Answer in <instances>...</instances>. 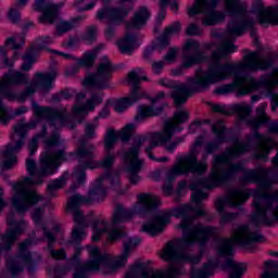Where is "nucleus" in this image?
<instances>
[{"label":"nucleus","instance_id":"7c9ffc66","mask_svg":"<svg viewBox=\"0 0 278 278\" xmlns=\"http://www.w3.org/2000/svg\"><path fill=\"white\" fill-rule=\"evenodd\" d=\"M266 104H263L262 106L256 109V117L251 118L248 121V125L250 127H253V129H257L258 127H262V125H266L270 121V117L266 115V111L264 110V106Z\"/></svg>","mask_w":278,"mask_h":278},{"label":"nucleus","instance_id":"1a4fd4ad","mask_svg":"<svg viewBox=\"0 0 278 278\" xmlns=\"http://www.w3.org/2000/svg\"><path fill=\"white\" fill-rule=\"evenodd\" d=\"M144 142H147V138L144 136L135 137L130 148L126 150L123 155V161L128 173V179L130 184L134 185L140 181V176L138 173L142 170V161L138 157V155H140V148L144 144Z\"/></svg>","mask_w":278,"mask_h":278},{"label":"nucleus","instance_id":"423d86ee","mask_svg":"<svg viewBox=\"0 0 278 278\" xmlns=\"http://www.w3.org/2000/svg\"><path fill=\"white\" fill-rule=\"evenodd\" d=\"M264 235L251 229V226L241 225L235 229L231 239H220L217 244V253L220 257L233 255V243L240 247H249L255 242H264Z\"/></svg>","mask_w":278,"mask_h":278},{"label":"nucleus","instance_id":"ea45409f","mask_svg":"<svg viewBox=\"0 0 278 278\" xmlns=\"http://www.w3.org/2000/svg\"><path fill=\"white\" fill-rule=\"evenodd\" d=\"M225 5L230 16L244 14V4L240 0H225Z\"/></svg>","mask_w":278,"mask_h":278},{"label":"nucleus","instance_id":"aec40b11","mask_svg":"<svg viewBox=\"0 0 278 278\" xmlns=\"http://www.w3.org/2000/svg\"><path fill=\"white\" fill-rule=\"evenodd\" d=\"M201 62H205V55L201 51V45L194 40L187 41L182 54V68H191V66L201 64Z\"/></svg>","mask_w":278,"mask_h":278},{"label":"nucleus","instance_id":"bb28decb","mask_svg":"<svg viewBox=\"0 0 278 278\" xmlns=\"http://www.w3.org/2000/svg\"><path fill=\"white\" fill-rule=\"evenodd\" d=\"M255 25V21L251 18H245V20H238L233 18L232 21L229 22L228 24V34L229 36H242L247 29H251Z\"/></svg>","mask_w":278,"mask_h":278},{"label":"nucleus","instance_id":"774afa93","mask_svg":"<svg viewBox=\"0 0 278 278\" xmlns=\"http://www.w3.org/2000/svg\"><path fill=\"white\" fill-rule=\"evenodd\" d=\"M9 18L13 23H18V21H21V13L15 9H10Z\"/></svg>","mask_w":278,"mask_h":278},{"label":"nucleus","instance_id":"603ef678","mask_svg":"<svg viewBox=\"0 0 278 278\" xmlns=\"http://www.w3.org/2000/svg\"><path fill=\"white\" fill-rule=\"evenodd\" d=\"M71 29H75V21L61 22L56 25V36H62V34H66V31H71Z\"/></svg>","mask_w":278,"mask_h":278},{"label":"nucleus","instance_id":"f03ea898","mask_svg":"<svg viewBox=\"0 0 278 278\" xmlns=\"http://www.w3.org/2000/svg\"><path fill=\"white\" fill-rule=\"evenodd\" d=\"M172 216L179 218L182 216L181 223L178 225V229L182 231V238L169 241L166 243L161 254L162 260L170 262L169 270L166 271H153L151 269H139V275L142 278H175L181 275H186V270L181 267L182 262H189L190 264H199L203 257L201 254L190 255L184 253V249L188 247H194L197 242L200 247L205 245L207 240L212 236L218 233V228L213 226H205L203 224H194L197 210L190 204H185L173 211Z\"/></svg>","mask_w":278,"mask_h":278},{"label":"nucleus","instance_id":"f3484780","mask_svg":"<svg viewBox=\"0 0 278 278\" xmlns=\"http://www.w3.org/2000/svg\"><path fill=\"white\" fill-rule=\"evenodd\" d=\"M29 84V75L21 73L18 71L9 70L0 80V94L10 99V101L14 100L15 96L8 88L9 86H25Z\"/></svg>","mask_w":278,"mask_h":278},{"label":"nucleus","instance_id":"ddd939ff","mask_svg":"<svg viewBox=\"0 0 278 278\" xmlns=\"http://www.w3.org/2000/svg\"><path fill=\"white\" fill-rule=\"evenodd\" d=\"M207 165L205 163L197 162V155L190 154L178 159L177 164L174 168L166 172V180L170 184L175 181L179 175H185V173H205Z\"/></svg>","mask_w":278,"mask_h":278},{"label":"nucleus","instance_id":"09e8293b","mask_svg":"<svg viewBox=\"0 0 278 278\" xmlns=\"http://www.w3.org/2000/svg\"><path fill=\"white\" fill-rule=\"evenodd\" d=\"M212 129L213 134L216 135L215 142L223 144V142H225V125H223V122H218Z\"/></svg>","mask_w":278,"mask_h":278},{"label":"nucleus","instance_id":"4be33fe9","mask_svg":"<svg viewBox=\"0 0 278 278\" xmlns=\"http://www.w3.org/2000/svg\"><path fill=\"white\" fill-rule=\"evenodd\" d=\"M123 5L125 3H128L127 9H110V8H104L101 9L97 13V20L98 21H103L106 18V21H110V23H123V18L131 12V0H121Z\"/></svg>","mask_w":278,"mask_h":278},{"label":"nucleus","instance_id":"0e129e2a","mask_svg":"<svg viewBox=\"0 0 278 278\" xmlns=\"http://www.w3.org/2000/svg\"><path fill=\"white\" fill-rule=\"evenodd\" d=\"M187 36H201V28L197 24H190L186 30Z\"/></svg>","mask_w":278,"mask_h":278},{"label":"nucleus","instance_id":"6ab92c4d","mask_svg":"<svg viewBox=\"0 0 278 278\" xmlns=\"http://www.w3.org/2000/svg\"><path fill=\"white\" fill-rule=\"evenodd\" d=\"M33 108L37 116L46 118L51 127H54L55 129L64 127V124L66 123V110L61 111L49 106H40L36 102H33Z\"/></svg>","mask_w":278,"mask_h":278},{"label":"nucleus","instance_id":"a211bd4d","mask_svg":"<svg viewBox=\"0 0 278 278\" xmlns=\"http://www.w3.org/2000/svg\"><path fill=\"white\" fill-rule=\"evenodd\" d=\"M97 129L96 124H87L85 128V136L79 140V146L76 151V157L78 162L86 163L90 162V160H94V146L87 144V140H92L94 138V131Z\"/></svg>","mask_w":278,"mask_h":278},{"label":"nucleus","instance_id":"8fccbe9b","mask_svg":"<svg viewBox=\"0 0 278 278\" xmlns=\"http://www.w3.org/2000/svg\"><path fill=\"white\" fill-rule=\"evenodd\" d=\"M47 136V126L42 127V130L39 135L35 136L30 142L28 143V149H29V153L30 155H34L38 149V140L39 138H42Z\"/></svg>","mask_w":278,"mask_h":278},{"label":"nucleus","instance_id":"39448f33","mask_svg":"<svg viewBox=\"0 0 278 278\" xmlns=\"http://www.w3.org/2000/svg\"><path fill=\"white\" fill-rule=\"evenodd\" d=\"M175 131H177V125L173 124L172 121H165L163 124L162 131L153 132L151 135L150 146L146 148V153L150 160H154L155 162H168V157L155 159L153 153V149L155 147H165V151L168 153H175V149L184 142L185 137H177L173 140V136H175ZM173 140V141H170Z\"/></svg>","mask_w":278,"mask_h":278},{"label":"nucleus","instance_id":"bf43d9fd","mask_svg":"<svg viewBox=\"0 0 278 278\" xmlns=\"http://www.w3.org/2000/svg\"><path fill=\"white\" fill-rule=\"evenodd\" d=\"M38 88V85L35 83V80L33 79V81L26 86L24 92L22 93V97H31V94L36 93V89Z\"/></svg>","mask_w":278,"mask_h":278},{"label":"nucleus","instance_id":"412c9836","mask_svg":"<svg viewBox=\"0 0 278 278\" xmlns=\"http://www.w3.org/2000/svg\"><path fill=\"white\" fill-rule=\"evenodd\" d=\"M64 3H51L45 2V0H36L35 10L36 12H42V15L39 16V23L42 25H53L58 21V14H60V8Z\"/></svg>","mask_w":278,"mask_h":278},{"label":"nucleus","instance_id":"13d9d810","mask_svg":"<svg viewBox=\"0 0 278 278\" xmlns=\"http://www.w3.org/2000/svg\"><path fill=\"white\" fill-rule=\"evenodd\" d=\"M129 105H131L129 103V99L123 98L114 105V110L115 112H125V110L128 109Z\"/></svg>","mask_w":278,"mask_h":278},{"label":"nucleus","instance_id":"3c124183","mask_svg":"<svg viewBox=\"0 0 278 278\" xmlns=\"http://www.w3.org/2000/svg\"><path fill=\"white\" fill-rule=\"evenodd\" d=\"M71 214L74 216V222L76 224V227H88V223L86 222V217L84 216V213L81 210L76 211H70Z\"/></svg>","mask_w":278,"mask_h":278},{"label":"nucleus","instance_id":"79ce46f5","mask_svg":"<svg viewBox=\"0 0 278 278\" xmlns=\"http://www.w3.org/2000/svg\"><path fill=\"white\" fill-rule=\"evenodd\" d=\"M108 223L103 219H99L93 225V236L91 237L92 242H99L102 233H108Z\"/></svg>","mask_w":278,"mask_h":278},{"label":"nucleus","instance_id":"e2e57ef3","mask_svg":"<svg viewBox=\"0 0 278 278\" xmlns=\"http://www.w3.org/2000/svg\"><path fill=\"white\" fill-rule=\"evenodd\" d=\"M177 48H169L167 55L164 56L165 62H168V64H173L175 60H177V53H178Z\"/></svg>","mask_w":278,"mask_h":278},{"label":"nucleus","instance_id":"4c0bfd02","mask_svg":"<svg viewBox=\"0 0 278 278\" xmlns=\"http://www.w3.org/2000/svg\"><path fill=\"white\" fill-rule=\"evenodd\" d=\"M179 29H181V25L179 23H174L169 27L165 29L162 37H159V45L161 47H168V40L170 36L174 34H179Z\"/></svg>","mask_w":278,"mask_h":278},{"label":"nucleus","instance_id":"a18cd8bd","mask_svg":"<svg viewBox=\"0 0 278 278\" xmlns=\"http://www.w3.org/2000/svg\"><path fill=\"white\" fill-rule=\"evenodd\" d=\"M188 118H190V114L188 113V111L179 110L174 113L172 119L167 121H170L173 125H176V131H181V128L178 125L188 122Z\"/></svg>","mask_w":278,"mask_h":278},{"label":"nucleus","instance_id":"052dcab7","mask_svg":"<svg viewBox=\"0 0 278 278\" xmlns=\"http://www.w3.org/2000/svg\"><path fill=\"white\" fill-rule=\"evenodd\" d=\"M45 215V208L37 207L33 212V220L36 225H40L42 223V216Z\"/></svg>","mask_w":278,"mask_h":278},{"label":"nucleus","instance_id":"20e7f679","mask_svg":"<svg viewBox=\"0 0 278 278\" xmlns=\"http://www.w3.org/2000/svg\"><path fill=\"white\" fill-rule=\"evenodd\" d=\"M43 144L47 149H53V147H62V149L55 152H45L41 157V167L37 170L36 161H34V159L26 160V170L29 173L30 177H34V175H37V177L53 175L62 162L66 160V152L64 151L66 146H64V139H62L58 130H53L52 134L43 140Z\"/></svg>","mask_w":278,"mask_h":278},{"label":"nucleus","instance_id":"a878e982","mask_svg":"<svg viewBox=\"0 0 278 278\" xmlns=\"http://www.w3.org/2000/svg\"><path fill=\"white\" fill-rule=\"evenodd\" d=\"M254 138L257 142L255 153L256 160H268V154L270 153V149L275 147V141L268 137L260 135V132H254Z\"/></svg>","mask_w":278,"mask_h":278},{"label":"nucleus","instance_id":"37998d69","mask_svg":"<svg viewBox=\"0 0 278 278\" xmlns=\"http://www.w3.org/2000/svg\"><path fill=\"white\" fill-rule=\"evenodd\" d=\"M261 278H278V262L266 261L264 263V273Z\"/></svg>","mask_w":278,"mask_h":278},{"label":"nucleus","instance_id":"c03bdc74","mask_svg":"<svg viewBox=\"0 0 278 278\" xmlns=\"http://www.w3.org/2000/svg\"><path fill=\"white\" fill-rule=\"evenodd\" d=\"M116 140H118V134H116V130L112 128L106 130V134L104 136V151H106V153H110V151L114 149Z\"/></svg>","mask_w":278,"mask_h":278},{"label":"nucleus","instance_id":"4468645a","mask_svg":"<svg viewBox=\"0 0 278 278\" xmlns=\"http://www.w3.org/2000/svg\"><path fill=\"white\" fill-rule=\"evenodd\" d=\"M114 73V66L112 61L108 56H103L98 64L97 72L85 78V86H92L98 88V90H105L110 88V80L112 79V74Z\"/></svg>","mask_w":278,"mask_h":278},{"label":"nucleus","instance_id":"f257e3e1","mask_svg":"<svg viewBox=\"0 0 278 278\" xmlns=\"http://www.w3.org/2000/svg\"><path fill=\"white\" fill-rule=\"evenodd\" d=\"M249 151V146L244 143H237L232 148H228L226 152L215 156L213 162L212 174L208 178L194 180L190 184L189 188L192 190V202L195 203L193 207L197 216H205V210L201 202L207 199V193L201 191V188L212 190V188H218L222 184L229 181V179L236 177L238 173L243 172V181L250 184H258V189L253 193L254 197V214H252L251 223L253 225H267L270 227L274 223L278 222V190L266 191L273 186V180L268 178V170L266 169H245L244 165L229 164V161L233 157H240V155Z\"/></svg>","mask_w":278,"mask_h":278},{"label":"nucleus","instance_id":"c756f323","mask_svg":"<svg viewBox=\"0 0 278 278\" xmlns=\"http://www.w3.org/2000/svg\"><path fill=\"white\" fill-rule=\"evenodd\" d=\"M258 23L261 25H278V9H258Z\"/></svg>","mask_w":278,"mask_h":278},{"label":"nucleus","instance_id":"c85d7f7f","mask_svg":"<svg viewBox=\"0 0 278 278\" xmlns=\"http://www.w3.org/2000/svg\"><path fill=\"white\" fill-rule=\"evenodd\" d=\"M128 81L132 83V89L130 96L125 99H128V103L131 105L141 99L142 96L138 92V90H140L138 84H140V81H147V76L141 77L140 72L132 71L128 74Z\"/></svg>","mask_w":278,"mask_h":278},{"label":"nucleus","instance_id":"338daca9","mask_svg":"<svg viewBox=\"0 0 278 278\" xmlns=\"http://www.w3.org/2000/svg\"><path fill=\"white\" fill-rule=\"evenodd\" d=\"M238 217V214L236 213H224L222 214V225H225L227 223H231V220H236V218Z\"/></svg>","mask_w":278,"mask_h":278},{"label":"nucleus","instance_id":"393cba45","mask_svg":"<svg viewBox=\"0 0 278 278\" xmlns=\"http://www.w3.org/2000/svg\"><path fill=\"white\" fill-rule=\"evenodd\" d=\"M101 103H103V98H101V96L92 94L91 99L86 101V94L78 93L74 105V112L75 114H84L86 110H94V105Z\"/></svg>","mask_w":278,"mask_h":278},{"label":"nucleus","instance_id":"69168bd1","mask_svg":"<svg viewBox=\"0 0 278 278\" xmlns=\"http://www.w3.org/2000/svg\"><path fill=\"white\" fill-rule=\"evenodd\" d=\"M211 108L214 112H217L218 114H225L226 116L231 114V112H229V109L222 104H212Z\"/></svg>","mask_w":278,"mask_h":278},{"label":"nucleus","instance_id":"680f3d73","mask_svg":"<svg viewBox=\"0 0 278 278\" xmlns=\"http://www.w3.org/2000/svg\"><path fill=\"white\" fill-rule=\"evenodd\" d=\"M84 39L87 40V42H93V40H97V27H88Z\"/></svg>","mask_w":278,"mask_h":278},{"label":"nucleus","instance_id":"dca6fc26","mask_svg":"<svg viewBox=\"0 0 278 278\" xmlns=\"http://www.w3.org/2000/svg\"><path fill=\"white\" fill-rule=\"evenodd\" d=\"M14 212H10L7 217L9 229L1 236L2 245H0V253H10L12 247H14V242H16L18 236L23 233L25 222H16L14 220Z\"/></svg>","mask_w":278,"mask_h":278},{"label":"nucleus","instance_id":"5701e85b","mask_svg":"<svg viewBox=\"0 0 278 278\" xmlns=\"http://www.w3.org/2000/svg\"><path fill=\"white\" fill-rule=\"evenodd\" d=\"M168 223H170V213L160 212L142 226V231L150 236H160Z\"/></svg>","mask_w":278,"mask_h":278},{"label":"nucleus","instance_id":"58836bf2","mask_svg":"<svg viewBox=\"0 0 278 278\" xmlns=\"http://www.w3.org/2000/svg\"><path fill=\"white\" fill-rule=\"evenodd\" d=\"M101 46L97 47L94 50L85 53V55L78 61V66L83 68H92L94 66V61L97 60V53H99Z\"/></svg>","mask_w":278,"mask_h":278},{"label":"nucleus","instance_id":"9d476101","mask_svg":"<svg viewBox=\"0 0 278 278\" xmlns=\"http://www.w3.org/2000/svg\"><path fill=\"white\" fill-rule=\"evenodd\" d=\"M13 141L7 146L3 152V157L7 160L2 162V168H5V170H9V168H12V166L16 164V153H18L23 148V144H25V137L27 136V131L31 129V126L25 124L22 119L13 127Z\"/></svg>","mask_w":278,"mask_h":278},{"label":"nucleus","instance_id":"2f4dec72","mask_svg":"<svg viewBox=\"0 0 278 278\" xmlns=\"http://www.w3.org/2000/svg\"><path fill=\"white\" fill-rule=\"evenodd\" d=\"M164 112V105L153 109V106L141 105L138 109V114L135 117V121H142L143 118H149L151 116H160Z\"/></svg>","mask_w":278,"mask_h":278},{"label":"nucleus","instance_id":"2eb2a0df","mask_svg":"<svg viewBox=\"0 0 278 278\" xmlns=\"http://www.w3.org/2000/svg\"><path fill=\"white\" fill-rule=\"evenodd\" d=\"M216 5H218V0H195L193 8L189 10V16H194L199 12H203V14H206L202 21L203 25H218V23L225 21V14L214 11Z\"/></svg>","mask_w":278,"mask_h":278},{"label":"nucleus","instance_id":"6e6d98bb","mask_svg":"<svg viewBox=\"0 0 278 278\" xmlns=\"http://www.w3.org/2000/svg\"><path fill=\"white\" fill-rule=\"evenodd\" d=\"M114 162H116V156L110 152H106V155L100 162V166L102 168H112V166H114Z\"/></svg>","mask_w":278,"mask_h":278},{"label":"nucleus","instance_id":"49530a36","mask_svg":"<svg viewBox=\"0 0 278 278\" xmlns=\"http://www.w3.org/2000/svg\"><path fill=\"white\" fill-rule=\"evenodd\" d=\"M86 226H75L73 231H72V238L67 242V244H79L86 238Z\"/></svg>","mask_w":278,"mask_h":278},{"label":"nucleus","instance_id":"a19ab883","mask_svg":"<svg viewBox=\"0 0 278 278\" xmlns=\"http://www.w3.org/2000/svg\"><path fill=\"white\" fill-rule=\"evenodd\" d=\"M212 275H214V264L212 262L204 264L201 269L192 268L190 274L191 278H207Z\"/></svg>","mask_w":278,"mask_h":278},{"label":"nucleus","instance_id":"9b49d317","mask_svg":"<svg viewBox=\"0 0 278 278\" xmlns=\"http://www.w3.org/2000/svg\"><path fill=\"white\" fill-rule=\"evenodd\" d=\"M29 244H31V240L29 239L20 243L18 254L7 261V268L13 278L21 275L23 270H25V266H27V270L30 275H34L36 270V260H33L31 253L27 251Z\"/></svg>","mask_w":278,"mask_h":278},{"label":"nucleus","instance_id":"c9c22d12","mask_svg":"<svg viewBox=\"0 0 278 278\" xmlns=\"http://www.w3.org/2000/svg\"><path fill=\"white\" fill-rule=\"evenodd\" d=\"M104 197H108L105 187L98 185L89 190L87 201L89 202V205H92V203H97V201H103Z\"/></svg>","mask_w":278,"mask_h":278},{"label":"nucleus","instance_id":"cd10ccee","mask_svg":"<svg viewBox=\"0 0 278 278\" xmlns=\"http://www.w3.org/2000/svg\"><path fill=\"white\" fill-rule=\"evenodd\" d=\"M55 77H58L55 72L36 73L33 80H35L37 88L41 90V92L47 93L49 90H51V88H53V81L55 80Z\"/></svg>","mask_w":278,"mask_h":278},{"label":"nucleus","instance_id":"72a5a7b5","mask_svg":"<svg viewBox=\"0 0 278 278\" xmlns=\"http://www.w3.org/2000/svg\"><path fill=\"white\" fill-rule=\"evenodd\" d=\"M67 180V173L63 174L60 178L52 180L47 187L48 197H50V199H53V197H55V192H58V190H62V188L66 186Z\"/></svg>","mask_w":278,"mask_h":278},{"label":"nucleus","instance_id":"5fc2aeb1","mask_svg":"<svg viewBox=\"0 0 278 278\" xmlns=\"http://www.w3.org/2000/svg\"><path fill=\"white\" fill-rule=\"evenodd\" d=\"M235 112L239 115V118L242 121L251 114V106L245 104H237L233 106Z\"/></svg>","mask_w":278,"mask_h":278},{"label":"nucleus","instance_id":"6e6552de","mask_svg":"<svg viewBox=\"0 0 278 278\" xmlns=\"http://www.w3.org/2000/svg\"><path fill=\"white\" fill-rule=\"evenodd\" d=\"M40 184H42V179L34 181L31 178L26 177L24 180L13 185L14 194L12 204L17 212H27L31 205H36L39 201H42V195L29 189V186H40Z\"/></svg>","mask_w":278,"mask_h":278},{"label":"nucleus","instance_id":"7ed1b4c3","mask_svg":"<svg viewBox=\"0 0 278 278\" xmlns=\"http://www.w3.org/2000/svg\"><path fill=\"white\" fill-rule=\"evenodd\" d=\"M140 244V239L134 238L124 242V249L122 255L114 261L113 264H109L110 256L101 255L99 252V248L93 245H87V250L89 251V257L86 263L79 265V255L81 254V248H76L74 252V256L72 258L73 266H76V271L74 274V278H86L89 273H97L99 268H101V264H105L109 270L114 271L118 270V268H123L127 263V258L129 257V253Z\"/></svg>","mask_w":278,"mask_h":278},{"label":"nucleus","instance_id":"f704fd0d","mask_svg":"<svg viewBox=\"0 0 278 278\" xmlns=\"http://www.w3.org/2000/svg\"><path fill=\"white\" fill-rule=\"evenodd\" d=\"M81 205H90V202L88 201V195L84 197L79 193H76L72 195L67 201V212H74L76 210H79Z\"/></svg>","mask_w":278,"mask_h":278},{"label":"nucleus","instance_id":"864d4df0","mask_svg":"<svg viewBox=\"0 0 278 278\" xmlns=\"http://www.w3.org/2000/svg\"><path fill=\"white\" fill-rule=\"evenodd\" d=\"M90 162H92V160H89L88 163H86V162L80 163L79 162L78 168H79L80 173L78 170L75 172L78 184H84V181L86 179V173H84V170H86V168H90Z\"/></svg>","mask_w":278,"mask_h":278},{"label":"nucleus","instance_id":"0eeeda50","mask_svg":"<svg viewBox=\"0 0 278 278\" xmlns=\"http://www.w3.org/2000/svg\"><path fill=\"white\" fill-rule=\"evenodd\" d=\"M160 198L153 193H141L138 195V203L134 206L132 212L123 204L117 203L113 212L112 225H121L131 220L134 214H147L152 210L160 207Z\"/></svg>","mask_w":278,"mask_h":278},{"label":"nucleus","instance_id":"473e14b6","mask_svg":"<svg viewBox=\"0 0 278 278\" xmlns=\"http://www.w3.org/2000/svg\"><path fill=\"white\" fill-rule=\"evenodd\" d=\"M25 112H27V108L20 106L14 111L13 114L10 115L8 109L3 105V102H1L0 100V121L2 125H8V123H10L12 118H14V116H21L22 114H25Z\"/></svg>","mask_w":278,"mask_h":278},{"label":"nucleus","instance_id":"de8ad7c7","mask_svg":"<svg viewBox=\"0 0 278 278\" xmlns=\"http://www.w3.org/2000/svg\"><path fill=\"white\" fill-rule=\"evenodd\" d=\"M136 131V125L127 124L121 131H119V139L122 142H129L131 140V136Z\"/></svg>","mask_w":278,"mask_h":278},{"label":"nucleus","instance_id":"e433bc0d","mask_svg":"<svg viewBox=\"0 0 278 278\" xmlns=\"http://www.w3.org/2000/svg\"><path fill=\"white\" fill-rule=\"evenodd\" d=\"M226 268H231L230 278H240L247 270V265L243 263H235L232 258H227Z\"/></svg>","mask_w":278,"mask_h":278},{"label":"nucleus","instance_id":"4d7b16f0","mask_svg":"<svg viewBox=\"0 0 278 278\" xmlns=\"http://www.w3.org/2000/svg\"><path fill=\"white\" fill-rule=\"evenodd\" d=\"M102 179H108L112 186H118V172H108L103 178L99 179V181H102Z\"/></svg>","mask_w":278,"mask_h":278},{"label":"nucleus","instance_id":"f8f14e48","mask_svg":"<svg viewBox=\"0 0 278 278\" xmlns=\"http://www.w3.org/2000/svg\"><path fill=\"white\" fill-rule=\"evenodd\" d=\"M149 16H151L149 10L142 7L135 13L134 18L126 24V36L117 42L122 53H131V51L136 49L137 38L136 35L129 34V29H140L144 27L147 21H149Z\"/></svg>","mask_w":278,"mask_h":278},{"label":"nucleus","instance_id":"b1692460","mask_svg":"<svg viewBox=\"0 0 278 278\" xmlns=\"http://www.w3.org/2000/svg\"><path fill=\"white\" fill-rule=\"evenodd\" d=\"M249 199V193L247 191L233 189L229 191L228 195L225 199H218L216 203L217 212H225V205H229V207H238L244 201Z\"/></svg>","mask_w":278,"mask_h":278}]
</instances>
